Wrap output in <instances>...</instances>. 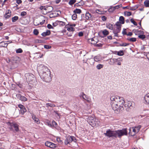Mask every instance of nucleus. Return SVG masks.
Here are the masks:
<instances>
[{"label": "nucleus", "instance_id": "1", "mask_svg": "<svg viewBox=\"0 0 149 149\" xmlns=\"http://www.w3.org/2000/svg\"><path fill=\"white\" fill-rule=\"evenodd\" d=\"M111 105L112 109L117 113H119L124 109L122 104L124 102V98L122 97L116 96L110 97Z\"/></svg>", "mask_w": 149, "mask_h": 149}, {"label": "nucleus", "instance_id": "2", "mask_svg": "<svg viewBox=\"0 0 149 149\" xmlns=\"http://www.w3.org/2000/svg\"><path fill=\"white\" fill-rule=\"evenodd\" d=\"M104 134L106 136L109 137H114L120 138L122 136L127 134V131L126 128L122 130H118L116 131H112L109 129L107 130Z\"/></svg>", "mask_w": 149, "mask_h": 149}, {"label": "nucleus", "instance_id": "3", "mask_svg": "<svg viewBox=\"0 0 149 149\" xmlns=\"http://www.w3.org/2000/svg\"><path fill=\"white\" fill-rule=\"evenodd\" d=\"M6 61L10 64L11 69H14L17 67L18 63L19 62V58L17 56H15L12 57L10 59H6Z\"/></svg>", "mask_w": 149, "mask_h": 149}, {"label": "nucleus", "instance_id": "4", "mask_svg": "<svg viewBox=\"0 0 149 149\" xmlns=\"http://www.w3.org/2000/svg\"><path fill=\"white\" fill-rule=\"evenodd\" d=\"M123 105H124V109L127 112H129L131 109L134 107L135 104L134 102L130 101H125L123 103Z\"/></svg>", "mask_w": 149, "mask_h": 149}, {"label": "nucleus", "instance_id": "5", "mask_svg": "<svg viewBox=\"0 0 149 149\" xmlns=\"http://www.w3.org/2000/svg\"><path fill=\"white\" fill-rule=\"evenodd\" d=\"M7 124L11 131H13L14 132H18L19 131V125L15 123L8 122Z\"/></svg>", "mask_w": 149, "mask_h": 149}, {"label": "nucleus", "instance_id": "6", "mask_svg": "<svg viewBox=\"0 0 149 149\" xmlns=\"http://www.w3.org/2000/svg\"><path fill=\"white\" fill-rule=\"evenodd\" d=\"M41 74L42 78L45 81L49 82L51 80L52 78L50 76L51 73L49 70L46 72L41 73Z\"/></svg>", "mask_w": 149, "mask_h": 149}, {"label": "nucleus", "instance_id": "7", "mask_svg": "<svg viewBox=\"0 0 149 149\" xmlns=\"http://www.w3.org/2000/svg\"><path fill=\"white\" fill-rule=\"evenodd\" d=\"M25 77H26L27 81L30 83L34 82L36 80L34 75L31 73L26 74Z\"/></svg>", "mask_w": 149, "mask_h": 149}, {"label": "nucleus", "instance_id": "8", "mask_svg": "<svg viewBox=\"0 0 149 149\" xmlns=\"http://www.w3.org/2000/svg\"><path fill=\"white\" fill-rule=\"evenodd\" d=\"M37 69L40 72L41 74L49 70L47 67L42 64L38 66L37 67Z\"/></svg>", "mask_w": 149, "mask_h": 149}, {"label": "nucleus", "instance_id": "9", "mask_svg": "<svg viewBox=\"0 0 149 149\" xmlns=\"http://www.w3.org/2000/svg\"><path fill=\"white\" fill-rule=\"evenodd\" d=\"M121 28L119 27H116V28H114L113 30V33L114 34V37H118V33L120 32Z\"/></svg>", "mask_w": 149, "mask_h": 149}, {"label": "nucleus", "instance_id": "10", "mask_svg": "<svg viewBox=\"0 0 149 149\" xmlns=\"http://www.w3.org/2000/svg\"><path fill=\"white\" fill-rule=\"evenodd\" d=\"M18 107L20 109L21 113L23 114L26 112V110L24 106L21 104H19L18 105Z\"/></svg>", "mask_w": 149, "mask_h": 149}, {"label": "nucleus", "instance_id": "11", "mask_svg": "<svg viewBox=\"0 0 149 149\" xmlns=\"http://www.w3.org/2000/svg\"><path fill=\"white\" fill-rule=\"evenodd\" d=\"M112 60L113 61L114 63L117 62V64L120 65L121 64V61H123V58L121 57L118 58H113Z\"/></svg>", "mask_w": 149, "mask_h": 149}, {"label": "nucleus", "instance_id": "12", "mask_svg": "<svg viewBox=\"0 0 149 149\" xmlns=\"http://www.w3.org/2000/svg\"><path fill=\"white\" fill-rule=\"evenodd\" d=\"M95 118L93 117H88V119L87 120L89 123L91 125L93 126V124H95Z\"/></svg>", "mask_w": 149, "mask_h": 149}, {"label": "nucleus", "instance_id": "13", "mask_svg": "<svg viewBox=\"0 0 149 149\" xmlns=\"http://www.w3.org/2000/svg\"><path fill=\"white\" fill-rule=\"evenodd\" d=\"M17 98L19 100L23 101H25L27 100V99L24 96H22L21 94H17L16 95Z\"/></svg>", "mask_w": 149, "mask_h": 149}, {"label": "nucleus", "instance_id": "14", "mask_svg": "<svg viewBox=\"0 0 149 149\" xmlns=\"http://www.w3.org/2000/svg\"><path fill=\"white\" fill-rule=\"evenodd\" d=\"M122 5L120 4L114 7H110L109 10V12H112L114 11L116 9H117L118 8L121 7Z\"/></svg>", "mask_w": 149, "mask_h": 149}, {"label": "nucleus", "instance_id": "15", "mask_svg": "<svg viewBox=\"0 0 149 149\" xmlns=\"http://www.w3.org/2000/svg\"><path fill=\"white\" fill-rule=\"evenodd\" d=\"M93 17V16L91 15V14L89 12L86 13L85 18L87 20H92Z\"/></svg>", "mask_w": 149, "mask_h": 149}, {"label": "nucleus", "instance_id": "16", "mask_svg": "<svg viewBox=\"0 0 149 149\" xmlns=\"http://www.w3.org/2000/svg\"><path fill=\"white\" fill-rule=\"evenodd\" d=\"M141 127V125H139L137 127H135L134 128L133 127V131L135 134L137 133L139 131Z\"/></svg>", "mask_w": 149, "mask_h": 149}, {"label": "nucleus", "instance_id": "17", "mask_svg": "<svg viewBox=\"0 0 149 149\" xmlns=\"http://www.w3.org/2000/svg\"><path fill=\"white\" fill-rule=\"evenodd\" d=\"M44 10L47 11V12L50 13L53 10V8L52 6H49L45 8Z\"/></svg>", "mask_w": 149, "mask_h": 149}, {"label": "nucleus", "instance_id": "18", "mask_svg": "<svg viewBox=\"0 0 149 149\" xmlns=\"http://www.w3.org/2000/svg\"><path fill=\"white\" fill-rule=\"evenodd\" d=\"M32 118L33 120H34L35 123H36L37 124H38L40 123V120H39L38 118L36 117V116L34 115H33L32 116Z\"/></svg>", "mask_w": 149, "mask_h": 149}, {"label": "nucleus", "instance_id": "19", "mask_svg": "<svg viewBox=\"0 0 149 149\" xmlns=\"http://www.w3.org/2000/svg\"><path fill=\"white\" fill-rule=\"evenodd\" d=\"M106 27L111 30H113V25L111 23H107L106 24Z\"/></svg>", "mask_w": 149, "mask_h": 149}, {"label": "nucleus", "instance_id": "20", "mask_svg": "<svg viewBox=\"0 0 149 149\" xmlns=\"http://www.w3.org/2000/svg\"><path fill=\"white\" fill-rule=\"evenodd\" d=\"M50 31L49 30H47L46 32H44L42 33L41 35L43 36H49L50 34Z\"/></svg>", "mask_w": 149, "mask_h": 149}, {"label": "nucleus", "instance_id": "21", "mask_svg": "<svg viewBox=\"0 0 149 149\" xmlns=\"http://www.w3.org/2000/svg\"><path fill=\"white\" fill-rule=\"evenodd\" d=\"M146 102L149 104V93L146 94L144 97Z\"/></svg>", "mask_w": 149, "mask_h": 149}, {"label": "nucleus", "instance_id": "22", "mask_svg": "<svg viewBox=\"0 0 149 149\" xmlns=\"http://www.w3.org/2000/svg\"><path fill=\"white\" fill-rule=\"evenodd\" d=\"M94 123L95 124H93V126H98L100 125V121L98 119L96 118Z\"/></svg>", "mask_w": 149, "mask_h": 149}, {"label": "nucleus", "instance_id": "23", "mask_svg": "<svg viewBox=\"0 0 149 149\" xmlns=\"http://www.w3.org/2000/svg\"><path fill=\"white\" fill-rule=\"evenodd\" d=\"M8 43H5L4 42H1L0 43V47H6L7 46Z\"/></svg>", "mask_w": 149, "mask_h": 149}, {"label": "nucleus", "instance_id": "24", "mask_svg": "<svg viewBox=\"0 0 149 149\" xmlns=\"http://www.w3.org/2000/svg\"><path fill=\"white\" fill-rule=\"evenodd\" d=\"M102 32L104 36H106L107 35H108L109 33V31L107 29H104L102 31Z\"/></svg>", "mask_w": 149, "mask_h": 149}, {"label": "nucleus", "instance_id": "25", "mask_svg": "<svg viewBox=\"0 0 149 149\" xmlns=\"http://www.w3.org/2000/svg\"><path fill=\"white\" fill-rule=\"evenodd\" d=\"M119 22H120L121 24H123L124 23V18L122 16L120 17L119 19Z\"/></svg>", "mask_w": 149, "mask_h": 149}, {"label": "nucleus", "instance_id": "26", "mask_svg": "<svg viewBox=\"0 0 149 149\" xmlns=\"http://www.w3.org/2000/svg\"><path fill=\"white\" fill-rule=\"evenodd\" d=\"M127 40L131 42H134L136 41V38H127Z\"/></svg>", "mask_w": 149, "mask_h": 149}, {"label": "nucleus", "instance_id": "27", "mask_svg": "<svg viewBox=\"0 0 149 149\" xmlns=\"http://www.w3.org/2000/svg\"><path fill=\"white\" fill-rule=\"evenodd\" d=\"M74 13L75 14H80L81 12V11L80 9L76 8L75 10H74Z\"/></svg>", "mask_w": 149, "mask_h": 149}, {"label": "nucleus", "instance_id": "28", "mask_svg": "<svg viewBox=\"0 0 149 149\" xmlns=\"http://www.w3.org/2000/svg\"><path fill=\"white\" fill-rule=\"evenodd\" d=\"M144 4L145 7H149V1L146 0L144 2Z\"/></svg>", "mask_w": 149, "mask_h": 149}, {"label": "nucleus", "instance_id": "29", "mask_svg": "<svg viewBox=\"0 0 149 149\" xmlns=\"http://www.w3.org/2000/svg\"><path fill=\"white\" fill-rule=\"evenodd\" d=\"M116 52H117V55L120 56H122L124 55V52L123 50H120L118 52L116 51Z\"/></svg>", "mask_w": 149, "mask_h": 149}, {"label": "nucleus", "instance_id": "30", "mask_svg": "<svg viewBox=\"0 0 149 149\" xmlns=\"http://www.w3.org/2000/svg\"><path fill=\"white\" fill-rule=\"evenodd\" d=\"M46 107H55V105L54 104L49 103H47L46 104Z\"/></svg>", "mask_w": 149, "mask_h": 149}, {"label": "nucleus", "instance_id": "31", "mask_svg": "<svg viewBox=\"0 0 149 149\" xmlns=\"http://www.w3.org/2000/svg\"><path fill=\"white\" fill-rule=\"evenodd\" d=\"M18 17L17 16H15L12 18V21L13 22H15L18 19Z\"/></svg>", "mask_w": 149, "mask_h": 149}, {"label": "nucleus", "instance_id": "32", "mask_svg": "<svg viewBox=\"0 0 149 149\" xmlns=\"http://www.w3.org/2000/svg\"><path fill=\"white\" fill-rule=\"evenodd\" d=\"M82 97L84 99L87 100L88 102H89V101L87 100L88 99V96L84 93Z\"/></svg>", "mask_w": 149, "mask_h": 149}, {"label": "nucleus", "instance_id": "33", "mask_svg": "<svg viewBox=\"0 0 149 149\" xmlns=\"http://www.w3.org/2000/svg\"><path fill=\"white\" fill-rule=\"evenodd\" d=\"M76 2V0H70L69 2V4L72 6Z\"/></svg>", "mask_w": 149, "mask_h": 149}, {"label": "nucleus", "instance_id": "34", "mask_svg": "<svg viewBox=\"0 0 149 149\" xmlns=\"http://www.w3.org/2000/svg\"><path fill=\"white\" fill-rule=\"evenodd\" d=\"M103 67V65L101 64L97 65L96 66L98 70H100Z\"/></svg>", "mask_w": 149, "mask_h": 149}, {"label": "nucleus", "instance_id": "35", "mask_svg": "<svg viewBox=\"0 0 149 149\" xmlns=\"http://www.w3.org/2000/svg\"><path fill=\"white\" fill-rule=\"evenodd\" d=\"M94 59L95 61H98L100 60V57L98 56H95L94 58Z\"/></svg>", "mask_w": 149, "mask_h": 149}, {"label": "nucleus", "instance_id": "36", "mask_svg": "<svg viewBox=\"0 0 149 149\" xmlns=\"http://www.w3.org/2000/svg\"><path fill=\"white\" fill-rule=\"evenodd\" d=\"M124 15H127V16H129L132 15V13L130 12L125 11L124 12Z\"/></svg>", "mask_w": 149, "mask_h": 149}, {"label": "nucleus", "instance_id": "37", "mask_svg": "<svg viewBox=\"0 0 149 149\" xmlns=\"http://www.w3.org/2000/svg\"><path fill=\"white\" fill-rule=\"evenodd\" d=\"M51 144H52L50 145V146H49L50 148H54L56 147V144H54L52 142Z\"/></svg>", "mask_w": 149, "mask_h": 149}, {"label": "nucleus", "instance_id": "38", "mask_svg": "<svg viewBox=\"0 0 149 149\" xmlns=\"http://www.w3.org/2000/svg\"><path fill=\"white\" fill-rule=\"evenodd\" d=\"M135 33L136 35H137V34H139V33H142L143 31L141 30L138 31L137 30H135Z\"/></svg>", "mask_w": 149, "mask_h": 149}, {"label": "nucleus", "instance_id": "39", "mask_svg": "<svg viewBox=\"0 0 149 149\" xmlns=\"http://www.w3.org/2000/svg\"><path fill=\"white\" fill-rule=\"evenodd\" d=\"M77 15L75 13L72 16V19L74 20H75L77 18Z\"/></svg>", "mask_w": 149, "mask_h": 149}, {"label": "nucleus", "instance_id": "40", "mask_svg": "<svg viewBox=\"0 0 149 149\" xmlns=\"http://www.w3.org/2000/svg\"><path fill=\"white\" fill-rule=\"evenodd\" d=\"M52 142L49 141H47L45 143V145L46 146L49 147L51 144Z\"/></svg>", "mask_w": 149, "mask_h": 149}, {"label": "nucleus", "instance_id": "41", "mask_svg": "<svg viewBox=\"0 0 149 149\" xmlns=\"http://www.w3.org/2000/svg\"><path fill=\"white\" fill-rule=\"evenodd\" d=\"M75 29L74 28L72 27H70L67 28V30L69 31H73Z\"/></svg>", "mask_w": 149, "mask_h": 149}, {"label": "nucleus", "instance_id": "42", "mask_svg": "<svg viewBox=\"0 0 149 149\" xmlns=\"http://www.w3.org/2000/svg\"><path fill=\"white\" fill-rule=\"evenodd\" d=\"M89 40H91V41L92 42V44H94V45L96 44L97 42V41H95L93 38H91L90 39H89Z\"/></svg>", "mask_w": 149, "mask_h": 149}, {"label": "nucleus", "instance_id": "43", "mask_svg": "<svg viewBox=\"0 0 149 149\" xmlns=\"http://www.w3.org/2000/svg\"><path fill=\"white\" fill-rule=\"evenodd\" d=\"M139 38L142 39H143L146 38V36L144 35H140L138 36Z\"/></svg>", "mask_w": 149, "mask_h": 149}, {"label": "nucleus", "instance_id": "44", "mask_svg": "<svg viewBox=\"0 0 149 149\" xmlns=\"http://www.w3.org/2000/svg\"><path fill=\"white\" fill-rule=\"evenodd\" d=\"M67 139L69 141V142L70 143L72 141V136H68Z\"/></svg>", "mask_w": 149, "mask_h": 149}, {"label": "nucleus", "instance_id": "45", "mask_svg": "<svg viewBox=\"0 0 149 149\" xmlns=\"http://www.w3.org/2000/svg\"><path fill=\"white\" fill-rule=\"evenodd\" d=\"M121 23L119 22H116V23L115 25L117 26V27H121V24H120Z\"/></svg>", "mask_w": 149, "mask_h": 149}, {"label": "nucleus", "instance_id": "46", "mask_svg": "<svg viewBox=\"0 0 149 149\" xmlns=\"http://www.w3.org/2000/svg\"><path fill=\"white\" fill-rule=\"evenodd\" d=\"M129 45V44L128 43H123L122 44H120V46H127Z\"/></svg>", "mask_w": 149, "mask_h": 149}, {"label": "nucleus", "instance_id": "47", "mask_svg": "<svg viewBox=\"0 0 149 149\" xmlns=\"http://www.w3.org/2000/svg\"><path fill=\"white\" fill-rule=\"evenodd\" d=\"M33 32L34 34L36 35H38L39 33L37 29H34Z\"/></svg>", "mask_w": 149, "mask_h": 149}, {"label": "nucleus", "instance_id": "48", "mask_svg": "<svg viewBox=\"0 0 149 149\" xmlns=\"http://www.w3.org/2000/svg\"><path fill=\"white\" fill-rule=\"evenodd\" d=\"M22 50L21 48L18 49L16 50V52L17 53H21L22 52Z\"/></svg>", "mask_w": 149, "mask_h": 149}, {"label": "nucleus", "instance_id": "49", "mask_svg": "<svg viewBox=\"0 0 149 149\" xmlns=\"http://www.w3.org/2000/svg\"><path fill=\"white\" fill-rule=\"evenodd\" d=\"M11 14L10 13L9 15L5 14L4 15V17L6 19L9 18L11 16Z\"/></svg>", "mask_w": 149, "mask_h": 149}, {"label": "nucleus", "instance_id": "50", "mask_svg": "<svg viewBox=\"0 0 149 149\" xmlns=\"http://www.w3.org/2000/svg\"><path fill=\"white\" fill-rule=\"evenodd\" d=\"M130 21H131V22L134 25H135V26L137 25V23L135 21H134V20L133 19H130Z\"/></svg>", "mask_w": 149, "mask_h": 149}, {"label": "nucleus", "instance_id": "51", "mask_svg": "<svg viewBox=\"0 0 149 149\" xmlns=\"http://www.w3.org/2000/svg\"><path fill=\"white\" fill-rule=\"evenodd\" d=\"M44 47L46 49H49L51 48V46L49 45H44Z\"/></svg>", "mask_w": 149, "mask_h": 149}, {"label": "nucleus", "instance_id": "52", "mask_svg": "<svg viewBox=\"0 0 149 149\" xmlns=\"http://www.w3.org/2000/svg\"><path fill=\"white\" fill-rule=\"evenodd\" d=\"M102 44L101 43H99L98 44H95V46L97 47H102Z\"/></svg>", "mask_w": 149, "mask_h": 149}, {"label": "nucleus", "instance_id": "53", "mask_svg": "<svg viewBox=\"0 0 149 149\" xmlns=\"http://www.w3.org/2000/svg\"><path fill=\"white\" fill-rule=\"evenodd\" d=\"M26 14V13L25 11H23L21 12V15L22 16H24Z\"/></svg>", "mask_w": 149, "mask_h": 149}, {"label": "nucleus", "instance_id": "54", "mask_svg": "<svg viewBox=\"0 0 149 149\" xmlns=\"http://www.w3.org/2000/svg\"><path fill=\"white\" fill-rule=\"evenodd\" d=\"M101 19L102 21H105L107 20V17L104 16H102L101 17Z\"/></svg>", "mask_w": 149, "mask_h": 149}, {"label": "nucleus", "instance_id": "55", "mask_svg": "<svg viewBox=\"0 0 149 149\" xmlns=\"http://www.w3.org/2000/svg\"><path fill=\"white\" fill-rule=\"evenodd\" d=\"M57 22H58V23H61L60 24V25L62 26H63L65 24V23L62 21H57Z\"/></svg>", "mask_w": 149, "mask_h": 149}, {"label": "nucleus", "instance_id": "56", "mask_svg": "<svg viewBox=\"0 0 149 149\" xmlns=\"http://www.w3.org/2000/svg\"><path fill=\"white\" fill-rule=\"evenodd\" d=\"M47 27L49 29H53V27H52V26L50 24H49L47 25Z\"/></svg>", "mask_w": 149, "mask_h": 149}, {"label": "nucleus", "instance_id": "57", "mask_svg": "<svg viewBox=\"0 0 149 149\" xmlns=\"http://www.w3.org/2000/svg\"><path fill=\"white\" fill-rule=\"evenodd\" d=\"M11 10H8L6 11L5 14L9 15V14H10H10H11Z\"/></svg>", "mask_w": 149, "mask_h": 149}, {"label": "nucleus", "instance_id": "58", "mask_svg": "<svg viewBox=\"0 0 149 149\" xmlns=\"http://www.w3.org/2000/svg\"><path fill=\"white\" fill-rule=\"evenodd\" d=\"M72 141L76 142L77 141V140L75 137L73 136H72Z\"/></svg>", "mask_w": 149, "mask_h": 149}, {"label": "nucleus", "instance_id": "59", "mask_svg": "<svg viewBox=\"0 0 149 149\" xmlns=\"http://www.w3.org/2000/svg\"><path fill=\"white\" fill-rule=\"evenodd\" d=\"M126 29H123V31H122V33L123 35H127V33L126 32Z\"/></svg>", "mask_w": 149, "mask_h": 149}, {"label": "nucleus", "instance_id": "60", "mask_svg": "<svg viewBox=\"0 0 149 149\" xmlns=\"http://www.w3.org/2000/svg\"><path fill=\"white\" fill-rule=\"evenodd\" d=\"M57 21H57L53 23L52 25L54 26H56L58 25V22H57Z\"/></svg>", "mask_w": 149, "mask_h": 149}, {"label": "nucleus", "instance_id": "61", "mask_svg": "<svg viewBox=\"0 0 149 149\" xmlns=\"http://www.w3.org/2000/svg\"><path fill=\"white\" fill-rule=\"evenodd\" d=\"M83 35V33L82 32H80L78 33V36H82Z\"/></svg>", "mask_w": 149, "mask_h": 149}, {"label": "nucleus", "instance_id": "62", "mask_svg": "<svg viewBox=\"0 0 149 149\" xmlns=\"http://www.w3.org/2000/svg\"><path fill=\"white\" fill-rule=\"evenodd\" d=\"M70 143L69 142V141L68 139L67 138L65 140V145H67L69 143Z\"/></svg>", "mask_w": 149, "mask_h": 149}, {"label": "nucleus", "instance_id": "63", "mask_svg": "<svg viewBox=\"0 0 149 149\" xmlns=\"http://www.w3.org/2000/svg\"><path fill=\"white\" fill-rule=\"evenodd\" d=\"M16 2L18 4H19L22 2V1L21 0H17Z\"/></svg>", "mask_w": 149, "mask_h": 149}, {"label": "nucleus", "instance_id": "64", "mask_svg": "<svg viewBox=\"0 0 149 149\" xmlns=\"http://www.w3.org/2000/svg\"><path fill=\"white\" fill-rule=\"evenodd\" d=\"M57 141L58 142L61 143L62 142V141L61 140L60 138H57L56 139Z\"/></svg>", "mask_w": 149, "mask_h": 149}]
</instances>
